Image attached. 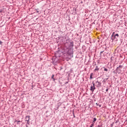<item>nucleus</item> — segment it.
Masks as SVG:
<instances>
[{
    "label": "nucleus",
    "instance_id": "obj_15",
    "mask_svg": "<svg viewBox=\"0 0 127 127\" xmlns=\"http://www.w3.org/2000/svg\"><path fill=\"white\" fill-rule=\"evenodd\" d=\"M106 92H108V91H109V89H106Z\"/></svg>",
    "mask_w": 127,
    "mask_h": 127
},
{
    "label": "nucleus",
    "instance_id": "obj_5",
    "mask_svg": "<svg viewBox=\"0 0 127 127\" xmlns=\"http://www.w3.org/2000/svg\"><path fill=\"white\" fill-rule=\"evenodd\" d=\"M99 70H100V68L98 67V66H96L94 71H99Z\"/></svg>",
    "mask_w": 127,
    "mask_h": 127
},
{
    "label": "nucleus",
    "instance_id": "obj_14",
    "mask_svg": "<svg viewBox=\"0 0 127 127\" xmlns=\"http://www.w3.org/2000/svg\"><path fill=\"white\" fill-rule=\"evenodd\" d=\"M98 127H103V126H100V125H99Z\"/></svg>",
    "mask_w": 127,
    "mask_h": 127
},
{
    "label": "nucleus",
    "instance_id": "obj_8",
    "mask_svg": "<svg viewBox=\"0 0 127 127\" xmlns=\"http://www.w3.org/2000/svg\"><path fill=\"white\" fill-rule=\"evenodd\" d=\"M96 121H97V119L96 118L93 119V123H95V122H96Z\"/></svg>",
    "mask_w": 127,
    "mask_h": 127
},
{
    "label": "nucleus",
    "instance_id": "obj_6",
    "mask_svg": "<svg viewBox=\"0 0 127 127\" xmlns=\"http://www.w3.org/2000/svg\"><path fill=\"white\" fill-rule=\"evenodd\" d=\"M93 73H91L90 74V79H92L93 78Z\"/></svg>",
    "mask_w": 127,
    "mask_h": 127
},
{
    "label": "nucleus",
    "instance_id": "obj_3",
    "mask_svg": "<svg viewBox=\"0 0 127 127\" xmlns=\"http://www.w3.org/2000/svg\"><path fill=\"white\" fill-rule=\"evenodd\" d=\"M119 34H116L115 35H114V39L118 40V37H119Z\"/></svg>",
    "mask_w": 127,
    "mask_h": 127
},
{
    "label": "nucleus",
    "instance_id": "obj_16",
    "mask_svg": "<svg viewBox=\"0 0 127 127\" xmlns=\"http://www.w3.org/2000/svg\"><path fill=\"white\" fill-rule=\"evenodd\" d=\"M114 34H115V32L113 33L112 36L114 35Z\"/></svg>",
    "mask_w": 127,
    "mask_h": 127
},
{
    "label": "nucleus",
    "instance_id": "obj_9",
    "mask_svg": "<svg viewBox=\"0 0 127 127\" xmlns=\"http://www.w3.org/2000/svg\"><path fill=\"white\" fill-rule=\"evenodd\" d=\"M15 122H16L17 123V125H18L19 124V123H20V121H16Z\"/></svg>",
    "mask_w": 127,
    "mask_h": 127
},
{
    "label": "nucleus",
    "instance_id": "obj_10",
    "mask_svg": "<svg viewBox=\"0 0 127 127\" xmlns=\"http://www.w3.org/2000/svg\"><path fill=\"white\" fill-rule=\"evenodd\" d=\"M104 71H106V72H108V69H107L106 68H105Z\"/></svg>",
    "mask_w": 127,
    "mask_h": 127
},
{
    "label": "nucleus",
    "instance_id": "obj_12",
    "mask_svg": "<svg viewBox=\"0 0 127 127\" xmlns=\"http://www.w3.org/2000/svg\"><path fill=\"white\" fill-rule=\"evenodd\" d=\"M54 75H53L52 76V79H54Z\"/></svg>",
    "mask_w": 127,
    "mask_h": 127
},
{
    "label": "nucleus",
    "instance_id": "obj_7",
    "mask_svg": "<svg viewBox=\"0 0 127 127\" xmlns=\"http://www.w3.org/2000/svg\"><path fill=\"white\" fill-rule=\"evenodd\" d=\"M119 68H123V65H119V67H118L117 68V70H118V69H119Z\"/></svg>",
    "mask_w": 127,
    "mask_h": 127
},
{
    "label": "nucleus",
    "instance_id": "obj_11",
    "mask_svg": "<svg viewBox=\"0 0 127 127\" xmlns=\"http://www.w3.org/2000/svg\"><path fill=\"white\" fill-rule=\"evenodd\" d=\"M94 127V124H92L90 127Z\"/></svg>",
    "mask_w": 127,
    "mask_h": 127
},
{
    "label": "nucleus",
    "instance_id": "obj_17",
    "mask_svg": "<svg viewBox=\"0 0 127 127\" xmlns=\"http://www.w3.org/2000/svg\"><path fill=\"white\" fill-rule=\"evenodd\" d=\"M101 53H103V52H101Z\"/></svg>",
    "mask_w": 127,
    "mask_h": 127
},
{
    "label": "nucleus",
    "instance_id": "obj_13",
    "mask_svg": "<svg viewBox=\"0 0 127 127\" xmlns=\"http://www.w3.org/2000/svg\"><path fill=\"white\" fill-rule=\"evenodd\" d=\"M2 43V42L1 41H0V44L1 45Z\"/></svg>",
    "mask_w": 127,
    "mask_h": 127
},
{
    "label": "nucleus",
    "instance_id": "obj_1",
    "mask_svg": "<svg viewBox=\"0 0 127 127\" xmlns=\"http://www.w3.org/2000/svg\"><path fill=\"white\" fill-rule=\"evenodd\" d=\"M95 90H96V87H95V83L92 82V85L90 87V91L94 92Z\"/></svg>",
    "mask_w": 127,
    "mask_h": 127
},
{
    "label": "nucleus",
    "instance_id": "obj_2",
    "mask_svg": "<svg viewBox=\"0 0 127 127\" xmlns=\"http://www.w3.org/2000/svg\"><path fill=\"white\" fill-rule=\"evenodd\" d=\"M30 118V116H27L25 118L26 121L27 122V123L29 122V119Z\"/></svg>",
    "mask_w": 127,
    "mask_h": 127
},
{
    "label": "nucleus",
    "instance_id": "obj_4",
    "mask_svg": "<svg viewBox=\"0 0 127 127\" xmlns=\"http://www.w3.org/2000/svg\"><path fill=\"white\" fill-rule=\"evenodd\" d=\"M96 84H97V86L98 87H101L102 83H101V82H99V81H96Z\"/></svg>",
    "mask_w": 127,
    "mask_h": 127
}]
</instances>
